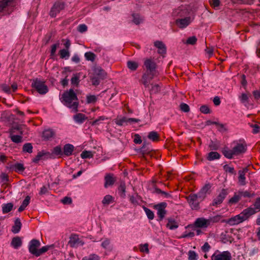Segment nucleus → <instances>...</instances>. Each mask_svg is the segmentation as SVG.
<instances>
[{"label": "nucleus", "mask_w": 260, "mask_h": 260, "mask_svg": "<svg viewBox=\"0 0 260 260\" xmlns=\"http://www.w3.org/2000/svg\"><path fill=\"white\" fill-rule=\"evenodd\" d=\"M156 64L154 60L148 58L144 62L145 72L142 75L141 82L146 88L149 87L151 81L156 76Z\"/></svg>", "instance_id": "f257e3e1"}, {"label": "nucleus", "mask_w": 260, "mask_h": 260, "mask_svg": "<svg viewBox=\"0 0 260 260\" xmlns=\"http://www.w3.org/2000/svg\"><path fill=\"white\" fill-rule=\"evenodd\" d=\"M231 149L225 148L222 150L223 155L228 159L245 153L247 149L246 144L240 141H234L231 144Z\"/></svg>", "instance_id": "f03ea898"}, {"label": "nucleus", "mask_w": 260, "mask_h": 260, "mask_svg": "<svg viewBox=\"0 0 260 260\" xmlns=\"http://www.w3.org/2000/svg\"><path fill=\"white\" fill-rule=\"evenodd\" d=\"M60 100L64 105L71 109L73 111H78L79 105L78 98L73 89L64 92Z\"/></svg>", "instance_id": "7ed1b4c3"}, {"label": "nucleus", "mask_w": 260, "mask_h": 260, "mask_svg": "<svg viewBox=\"0 0 260 260\" xmlns=\"http://www.w3.org/2000/svg\"><path fill=\"white\" fill-rule=\"evenodd\" d=\"M255 214L254 209L247 208L244 209L239 214L232 217L228 220H223L222 222H225L230 225H237L248 220L252 215Z\"/></svg>", "instance_id": "20e7f679"}, {"label": "nucleus", "mask_w": 260, "mask_h": 260, "mask_svg": "<svg viewBox=\"0 0 260 260\" xmlns=\"http://www.w3.org/2000/svg\"><path fill=\"white\" fill-rule=\"evenodd\" d=\"M41 246V242L39 240L34 239H32L28 244L29 252L32 255L38 257L43 253L47 252L53 245H46L42 248L38 249Z\"/></svg>", "instance_id": "39448f33"}, {"label": "nucleus", "mask_w": 260, "mask_h": 260, "mask_svg": "<svg viewBox=\"0 0 260 260\" xmlns=\"http://www.w3.org/2000/svg\"><path fill=\"white\" fill-rule=\"evenodd\" d=\"M16 0H0V18L10 14L16 5Z\"/></svg>", "instance_id": "423d86ee"}, {"label": "nucleus", "mask_w": 260, "mask_h": 260, "mask_svg": "<svg viewBox=\"0 0 260 260\" xmlns=\"http://www.w3.org/2000/svg\"><path fill=\"white\" fill-rule=\"evenodd\" d=\"M31 86L41 94H45L48 91V87L45 82L38 79L32 81Z\"/></svg>", "instance_id": "0eeeda50"}, {"label": "nucleus", "mask_w": 260, "mask_h": 260, "mask_svg": "<svg viewBox=\"0 0 260 260\" xmlns=\"http://www.w3.org/2000/svg\"><path fill=\"white\" fill-rule=\"evenodd\" d=\"M211 260H232L231 254L228 251L221 252L217 250L211 256Z\"/></svg>", "instance_id": "6e6552de"}, {"label": "nucleus", "mask_w": 260, "mask_h": 260, "mask_svg": "<svg viewBox=\"0 0 260 260\" xmlns=\"http://www.w3.org/2000/svg\"><path fill=\"white\" fill-rule=\"evenodd\" d=\"M187 201L192 210L199 209V204L202 201L199 199L198 194H190L186 198Z\"/></svg>", "instance_id": "1a4fd4ad"}, {"label": "nucleus", "mask_w": 260, "mask_h": 260, "mask_svg": "<svg viewBox=\"0 0 260 260\" xmlns=\"http://www.w3.org/2000/svg\"><path fill=\"white\" fill-rule=\"evenodd\" d=\"M167 204L166 202H161L154 206V208L157 210V215L159 220H162L167 214L166 208Z\"/></svg>", "instance_id": "9d476101"}, {"label": "nucleus", "mask_w": 260, "mask_h": 260, "mask_svg": "<svg viewBox=\"0 0 260 260\" xmlns=\"http://www.w3.org/2000/svg\"><path fill=\"white\" fill-rule=\"evenodd\" d=\"M228 194V190L226 189H222L217 196L214 199L212 205L213 206H217L221 204Z\"/></svg>", "instance_id": "9b49d317"}, {"label": "nucleus", "mask_w": 260, "mask_h": 260, "mask_svg": "<svg viewBox=\"0 0 260 260\" xmlns=\"http://www.w3.org/2000/svg\"><path fill=\"white\" fill-rule=\"evenodd\" d=\"M64 6L63 3L59 2H56L50 10V16L52 17H55L57 14L60 12V11L64 9Z\"/></svg>", "instance_id": "f8f14e48"}, {"label": "nucleus", "mask_w": 260, "mask_h": 260, "mask_svg": "<svg viewBox=\"0 0 260 260\" xmlns=\"http://www.w3.org/2000/svg\"><path fill=\"white\" fill-rule=\"evenodd\" d=\"M210 225L209 219L203 217L198 218L194 222V225L197 228H206Z\"/></svg>", "instance_id": "ddd939ff"}, {"label": "nucleus", "mask_w": 260, "mask_h": 260, "mask_svg": "<svg viewBox=\"0 0 260 260\" xmlns=\"http://www.w3.org/2000/svg\"><path fill=\"white\" fill-rule=\"evenodd\" d=\"M55 136V132L52 129H45L42 133V138L45 140H50Z\"/></svg>", "instance_id": "4468645a"}, {"label": "nucleus", "mask_w": 260, "mask_h": 260, "mask_svg": "<svg viewBox=\"0 0 260 260\" xmlns=\"http://www.w3.org/2000/svg\"><path fill=\"white\" fill-rule=\"evenodd\" d=\"M248 169L247 168H245L243 170H241L238 171V181L241 185H244L246 184L245 174L248 172Z\"/></svg>", "instance_id": "2eb2a0df"}, {"label": "nucleus", "mask_w": 260, "mask_h": 260, "mask_svg": "<svg viewBox=\"0 0 260 260\" xmlns=\"http://www.w3.org/2000/svg\"><path fill=\"white\" fill-rule=\"evenodd\" d=\"M178 27L183 28L187 26L190 23V17H186L183 19H177L176 21Z\"/></svg>", "instance_id": "dca6fc26"}, {"label": "nucleus", "mask_w": 260, "mask_h": 260, "mask_svg": "<svg viewBox=\"0 0 260 260\" xmlns=\"http://www.w3.org/2000/svg\"><path fill=\"white\" fill-rule=\"evenodd\" d=\"M69 244L71 247H76L81 244V245L83 244L79 240L78 236L76 235H72L70 237L69 241Z\"/></svg>", "instance_id": "f3484780"}, {"label": "nucleus", "mask_w": 260, "mask_h": 260, "mask_svg": "<svg viewBox=\"0 0 260 260\" xmlns=\"http://www.w3.org/2000/svg\"><path fill=\"white\" fill-rule=\"evenodd\" d=\"M211 187L209 184H206L197 193L199 195L200 201H203L206 197V194Z\"/></svg>", "instance_id": "a211bd4d"}, {"label": "nucleus", "mask_w": 260, "mask_h": 260, "mask_svg": "<svg viewBox=\"0 0 260 260\" xmlns=\"http://www.w3.org/2000/svg\"><path fill=\"white\" fill-rule=\"evenodd\" d=\"M87 119V116L85 114L81 113H77L73 116V119L76 123L78 124L83 123Z\"/></svg>", "instance_id": "6ab92c4d"}, {"label": "nucleus", "mask_w": 260, "mask_h": 260, "mask_svg": "<svg viewBox=\"0 0 260 260\" xmlns=\"http://www.w3.org/2000/svg\"><path fill=\"white\" fill-rule=\"evenodd\" d=\"M154 46L158 49V53L161 55L166 53V47L161 41H157L154 42Z\"/></svg>", "instance_id": "aec40b11"}, {"label": "nucleus", "mask_w": 260, "mask_h": 260, "mask_svg": "<svg viewBox=\"0 0 260 260\" xmlns=\"http://www.w3.org/2000/svg\"><path fill=\"white\" fill-rule=\"evenodd\" d=\"M74 150V147L70 144H67L64 145L63 148V154L67 156L71 155Z\"/></svg>", "instance_id": "412c9836"}, {"label": "nucleus", "mask_w": 260, "mask_h": 260, "mask_svg": "<svg viewBox=\"0 0 260 260\" xmlns=\"http://www.w3.org/2000/svg\"><path fill=\"white\" fill-rule=\"evenodd\" d=\"M14 129H12L10 131V138L11 141L15 143H21L22 141V137L20 135H14Z\"/></svg>", "instance_id": "4be33fe9"}, {"label": "nucleus", "mask_w": 260, "mask_h": 260, "mask_svg": "<svg viewBox=\"0 0 260 260\" xmlns=\"http://www.w3.org/2000/svg\"><path fill=\"white\" fill-rule=\"evenodd\" d=\"M22 243L21 239L19 237H16L12 239L11 245L14 248L17 249L21 246Z\"/></svg>", "instance_id": "5701e85b"}, {"label": "nucleus", "mask_w": 260, "mask_h": 260, "mask_svg": "<svg viewBox=\"0 0 260 260\" xmlns=\"http://www.w3.org/2000/svg\"><path fill=\"white\" fill-rule=\"evenodd\" d=\"M241 198L239 193V191L237 192H235L233 197H232L228 202V203L230 205H235L238 203L239 201L241 200Z\"/></svg>", "instance_id": "b1692460"}, {"label": "nucleus", "mask_w": 260, "mask_h": 260, "mask_svg": "<svg viewBox=\"0 0 260 260\" xmlns=\"http://www.w3.org/2000/svg\"><path fill=\"white\" fill-rule=\"evenodd\" d=\"M114 122L117 125L119 126H122L128 123V118L124 116L118 117L117 118L114 119Z\"/></svg>", "instance_id": "393cba45"}, {"label": "nucleus", "mask_w": 260, "mask_h": 260, "mask_svg": "<svg viewBox=\"0 0 260 260\" xmlns=\"http://www.w3.org/2000/svg\"><path fill=\"white\" fill-rule=\"evenodd\" d=\"M220 157V155L217 152L211 151L208 154L207 159L209 161H212L218 159Z\"/></svg>", "instance_id": "a878e982"}, {"label": "nucleus", "mask_w": 260, "mask_h": 260, "mask_svg": "<svg viewBox=\"0 0 260 260\" xmlns=\"http://www.w3.org/2000/svg\"><path fill=\"white\" fill-rule=\"evenodd\" d=\"M21 227V223L19 219L17 218L15 221L14 225L12 227V231L13 233L17 234L19 232Z\"/></svg>", "instance_id": "bb28decb"}, {"label": "nucleus", "mask_w": 260, "mask_h": 260, "mask_svg": "<svg viewBox=\"0 0 260 260\" xmlns=\"http://www.w3.org/2000/svg\"><path fill=\"white\" fill-rule=\"evenodd\" d=\"M125 189L126 186L125 183L121 182L118 188V191L119 196L122 198H124L125 197Z\"/></svg>", "instance_id": "cd10ccee"}, {"label": "nucleus", "mask_w": 260, "mask_h": 260, "mask_svg": "<svg viewBox=\"0 0 260 260\" xmlns=\"http://www.w3.org/2000/svg\"><path fill=\"white\" fill-rule=\"evenodd\" d=\"M105 187H108L109 186L113 185L115 182V180L111 175H107L105 177Z\"/></svg>", "instance_id": "c85d7f7f"}, {"label": "nucleus", "mask_w": 260, "mask_h": 260, "mask_svg": "<svg viewBox=\"0 0 260 260\" xmlns=\"http://www.w3.org/2000/svg\"><path fill=\"white\" fill-rule=\"evenodd\" d=\"M10 168L13 170L18 172H23L25 169L23 165L21 163H16L12 165L10 167Z\"/></svg>", "instance_id": "c756f323"}, {"label": "nucleus", "mask_w": 260, "mask_h": 260, "mask_svg": "<svg viewBox=\"0 0 260 260\" xmlns=\"http://www.w3.org/2000/svg\"><path fill=\"white\" fill-rule=\"evenodd\" d=\"M167 227L170 230H173L176 229L178 227L177 222L173 219H168V222L167 224Z\"/></svg>", "instance_id": "7c9ffc66"}, {"label": "nucleus", "mask_w": 260, "mask_h": 260, "mask_svg": "<svg viewBox=\"0 0 260 260\" xmlns=\"http://www.w3.org/2000/svg\"><path fill=\"white\" fill-rule=\"evenodd\" d=\"M30 200V198L29 196H27L25 198V199L23 200L22 204L18 208V212H21L23 211L25 208L27 206V205L29 204V202Z\"/></svg>", "instance_id": "2f4dec72"}, {"label": "nucleus", "mask_w": 260, "mask_h": 260, "mask_svg": "<svg viewBox=\"0 0 260 260\" xmlns=\"http://www.w3.org/2000/svg\"><path fill=\"white\" fill-rule=\"evenodd\" d=\"M148 138L154 142L157 141L159 140V136L156 132L152 131L148 134Z\"/></svg>", "instance_id": "473e14b6"}, {"label": "nucleus", "mask_w": 260, "mask_h": 260, "mask_svg": "<svg viewBox=\"0 0 260 260\" xmlns=\"http://www.w3.org/2000/svg\"><path fill=\"white\" fill-rule=\"evenodd\" d=\"M239 193L241 196V198L244 197V198H252L254 196V193L252 191H249L247 190L245 191H239Z\"/></svg>", "instance_id": "72a5a7b5"}, {"label": "nucleus", "mask_w": 260, "mask_h": 260, "mask_svg": "<svg viewBox=\"0 0 260 260\" xmlns=\"http://www.w3.org/2000/svg\"><path fill=\"white\" fill-rule=\"evenodd\" d=\"M13 207V204L11 203L3 204L2 210L3 213H7L10 212Z\"/></svg>", "instance_id": "f704fd0d"}, {"label": "nucleus", "mask_w": 260, "mask_h": 260, "mask_svg": "<svg viewBox=\"0 0 260 260\" xmlns=\"http://www.w3.org/2000/svg\"><path fill=\"white\" fill-rule=\"evenodd\" d=\"M60 57L62 59H67L70 56V53L68 49H61L59 51Z\"/></svg>", "instance_id": "c9c22d12"}, {"label": "nucleus", "mask_w": 260, "mask_h": 260, "mask_svg": "<svg viewBox=\"0 0 260 260\" xmlns=\"http://www.w3.org/2000/svg\"><path fill=\"white\" fill-rule=\"evenodd\" d=\"M223 216L221 215H216L215 216L210 217L209 218V223H216L219 221H221L223 220H222Z\"/></svg>", "instance_id": "e433bc0d"}, {"label": "nucleus", "mask_w": 260, "mask_h": 260, "mask_svg": "<svg viewBox=\"0 0 260 260\" xmlns=\"http://www.w3.org/2000/svg\"><path fill=\"white\" fill-rule=\"evenodd\" d=\"M98 96L95 95H87L86 96V103L87 104H94L96 102Z\"/></svg>", "instance_id": "4c0bfd02"}, {"label": "nucleus", "mask_w": 260, "mask_h": 260, "mask_svg": "<svg viewBox=\"0 0 260 260\" xmlns=\"http://www.w3.org/2000/svg\"><path fill=\"white\" fill-rule=\"evenodd\" d=\"M101 258L99 255L96 254L92 253L88 256H84L82 260H100Z\"/></svg>", "instance_id": "58836bf2"}, {"label": "nucleus", "mask_w": 260, "mask_h": 260, "mask_svg": "<svg viewBox=\"0 0 260 260\" xmlns=\"http://www.w3.org/2000/svg\"><path fill=\"white\" fill-rule=\"evenodd\" d=\"M128 68L132 71H136L138 67V62L134 61H128L127 62Z\"/></svg>", "instance_id": "ea45409f"}, {"label": "nucleus", "mask_w": 260, "mask_h": 260, "mask_svg": "<svg viewBox=\"0 0 260 260\" xmlns=\"http://www.w3.org/2000/svg\"><path fill=\"white\" fill-rule=\"evenodd\" d=\"M32 146L31 143H27L24 144L22 147V150L23 152H28L31 153L32 152Z\"/></svg>", "instance_id": "a19ab883"}, {"label": "nucleus", "mask_w": 260, "mask_h": 260, "mask_svg": "<svg viewBox=\"0 0 260 260\" xmlns=\"http://www.w3.org/2000/svg\"><path fill=\"white\" fill-rule=\"evenodd\" d=\"M254 207L250 206L248 208H251L255 211V213L260 211V197L256 199L254 204Z\"/></svg>", "instance_id": "79ce46f5"}, {"label": "nucleus", "mask_w": 260, "mask_h": 260, "mask_svg": "<svg viewBox=\"0 0 260 260\" xmlns=\"http://www.w3.org/2000/svg\"><path fill=\"white\" fill-rule=\"evenodd\" d=\"M149 244L148 243L141 244L139 245V249L141 252L148 254L149 250L148 248Z\"/></svg>", "instance_id": "37998d69"}, {"label": "nucleus", "mask_w": 260, "mask_h": 260, "mask_svg": "<svg viewBox=\"0 0 260 260\" xmlns=\"http://www.w3.org/2000/svg\"><path fill=\"white\" fill-rule=\"evenodd\" d=\"M139 201H140V197L138 194L130 197L129 201L134 205H137L139 204Z\"/></svg>", "instance_id": "c03bdc74"}, {"label": "nucleus", "mask_w": 260, "mask_h": 260, "mask_svg": "<svg viewBox=\"0 0 260 260\" xmlns=\"http://www.w3.org/2000/svg\"><path fill=\"white\" fill-rule=\"evenodd\" d=\"M143 209L148 217L150 220H152L154 217V213L149 208L143 207Z\"/></svg>", "instance_id": "a18cd8bd"}, {"label": "nucleus", "mask_w": 260, "mask_h": 260, "mask_svg": "<svg viewBox=\"0 0 260 260\" xmlns=\"http://www.w3.org/2000/svg\"><path fill=\"white\" fill-rule=\"evenodd\" d=\"M93 154L90 151H83L81 154V157L82 158H90L93 157Z\"/></svg>", "instance_id": "49530a36"}, {"label": "nucleus", "mask_w": 260, "mask_h": 260, "mask_svg": "<svg viewBox=\"0 0 260 260\" xmlns=\"http://www.w3.org/2000/svg\"><path fill=\"white\" fill-rule=\"evenodd\" d=\"M132 17L133 18V22L137 25L139 24L143 21V19L138 14H133Z\"/></svg>", "instance_id": "de8ad7c7"}, {"label": "nucleus", "mask_w": 260, "mask_h": 260, "mask_svg": "<svg viewBox=\"0 0 260 260\" xmlns=\"http://www.w3.org/2000/svg\"><path fill=\"white\" fill-rule=\"evenodd\" d=\"M84 56L87 60L93 61L95 58V55L91 52H87L85 53Z\"/></svg>", "instance_id": "09e8293b"}, {"label": "nucleus", "mask_w": 260, "mask_h": 260, "mask_svg": "<svg viewBox=\"0 0 260 260\" xmlns=\"http://www.w3.org/2000/svg\"><path fill=\"white\" fill-rule=\"evenodd\" d=\"M113 197L110 195H106L104 197L103 201L102 203L104 205H109L112 202H113Z\"/></svg>", "instance_id": "8fccbe9b"}, {"label": "nucleus", "mask_w": 260, "mask_h": 260, "mask_svg": "<svg viewBox=\"0 0 260 260\" xmlns=\"http://www.w3.org/2000/svg\"><path fill=\"white\" fill-rule=\"evenodd\" d=\"M223 169L227 173H229L231 174H236V172L235 171L234 168L233 167H231V166H229L228 165H225L223 166Z\"/></svg>", "instance_id": "3c124183"}, {"label": "nucleus", "mask_w": 260, "mask_h": 260, "mask_svg": "<svg viewBox=\"0 0 260 260\" xmlns=\"http://www.w3.org/2000/svg\"><path fill=\"white\" fill-rule=\"evenodd\" d=\"M188 260H197L198 255L195 251L190 250L188 253Z\"/></svg>", "instance_id": "603ef678"}, {"label": "nucleus", "mask_w": 260, "mask_h": 260, "mask_svg": "<svg viewBox=\"0 0 260 260\" xmlns=\"http://www.w3.org/2000/svg\"><path fill=\"white\" fill-rule=\"evenodd\" d=\"M52 152L56 155H61L63 154L61 148L59 146L55 147L53 148Z\"/></svg>", "instance_id": "864d4df0"}, {"label": "nucleus", "mask_w": 260, "mask_h": 260, "mask_svg": "<svg viewBox=\"0 0 260 260\" xmlns=\"http://www.w3.org/2000/svg\"><path fill=\"white\" fill-rule=\"evenodd\" d=\"M110 241L109 239H106L104 241H103L101 244L102 247L105 249H110Z\"/></svg>", "instance_id": "5fc2aeb1"}, {"label": "nucleus", "mask_w": 260, "mask_h": 260, "mask_svg": "<svg viewBox=\"0 0 260 260\" xmlns=\"http://www.w3.org/2000/svg\"><path fill=\"white\" fill-rule=\"evenodd\" d=\"M200 111L204 114L210 113L211 111L209 107L207 105H203L200 107Z\"/></svg>", "instance_id": "6e6d98bb"}, {"label": "nucleus", "mask_w": 260, "mask_h": 260, "mask_svg": "<svg viewBox=\"0 0 260 260\" xmlns=\"http://www.w3.org/2000/svg\"><path fill=\"white\" fill-rule=\"evenodd\" d=\"M197 39L195 36L189 37L186 41V44L190 45H194L196 43Z\"/></svg>", "instance_id": "4d7b16f0"}, {"label": "nucleus", "mask_w": 260, "mask_h": 260, "mask_svg": "<svg viewBox=\"0 0 260 260\" xmlns=\"http://www.w3.org/2000/svg\"><path fill=\"white\" fill-rule=\"evenodd\" d=\"M59 43H56L51 46V52L50 55L51 56H54L57 48L59 47Z\"/></svg>", "instance_id": "13d9d810"}, {"label": "nucleus", "mask_w": 260, "mask_h": 260, "mask_svg": "<svg viewBox=\"0 0 260 260\" xmlns=\"http://www.w3.org/2000/svg\"><path fill=\"white\" fill-rule=\"evenodd\" d=\"M77 29L80 32L83 33L87 31V27L84 24H80L78 25Z\"/></svg>", "instance_id": "bf43d9fd"}, {"label": "nucleus", "mask_w": 260, "mask_h": 260, "mask_svg": "<svg viewBox=\"0 0 260 260\" xmlns=\"http://www.w3.org/2000/svg\"><path fill=\"white\" fill-rule=\"evenodd\" d=\"M71 81L72 84L77 85L79 83V77L76 75H74V76L72 78Z\"/></svg>", "instance_id": "052dcab7"}, {"label": "nucleus", "mask_w": 260, "mask_h": 260, "mask_svg": "<svg viewBox=\"0 0 260 260\" xmlns=\"http://www.w3.org/2000/svg\"><path fill=\"white\" fill-rule=\"evenodd\" d=\"M151 88L150 89V92L151 93H157L160 90V87L158 85L155 84V85H151Z\"/></svg>", "instance_id": "680f3d73"}, {"label": "nucleus", "mask_w": 260, "mask_h": 260, "mask_svg": "<svg viewBox=\"0 0 260 260\" xmlns=\"http://www.w3.org/2000/svg\"><path fill=\"white\" fill-rule=\"evenodd\" d=\"M180 109L184 112H187L189 111V107L188 105L185 103H182L180 105Z\"/></svg>", "instance_id": "e2e57ef3"}, {"label": "nucleus", "mask_w": 260, "mask_h": 260, "mask_svg": "<svg viewBox=\"0 0 260 260\" xmlns=\"http://www.w3.org/2000/svg\"><path fill=\"white\" fill-rule=\"evenodd\" d=\"M211 247L208 243L206 242L202 247V250L204 252H207L209 251Z\"/></svg>", "instance_id": "0e129e2a"}, {"label": "nucleus", "mask_w": 260, "mask_h": 260, "mask_svg": "<svg viewBox=\"0 0 260 260\" xmlns=\"http://www.w3.org/2000/svg\"><path fill=\"white\" fill-rule=\"evenodd\" d=\"M253 128L252 133L253 134H257L260 132V127L257 124H252Z\"/></svg>", "instance_id": "69168bd1"}, {"label": "nucleus", "mask_w": 260, "mask_h": 260, "mask_svg": "<svg viewBox=\"0 0 260 260\" xmlns=\"http://www.w3.org/2000/svg\"><path fill=\"white\" fill-rule=\"evenodd\" d=\"M240 100L242 103H245L248 102V95L245 93H242L240 97Z\"/></svg>", "instance_id": "338daca9"}, {"label": "nucleus", "mask_w": 260, "mask_h": 260, "mask_svg": "<svg viewBox=\"0 0 260 260\" xmlns=\"http://www.w3.org/2000/svg\"><path fill=\"white\" fill-rule=\"evenodd\" d=\"M134 142L136 144H141L142 143L141 138L138 134H136L135 135Z\"/></svg>", "instance_id": "774afa93"}]
</instances>
